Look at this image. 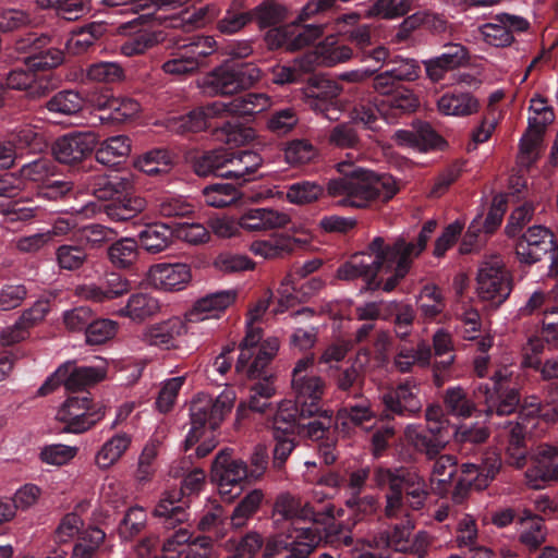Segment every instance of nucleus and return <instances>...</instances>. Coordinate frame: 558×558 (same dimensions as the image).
<instances>
[{"label":"nucleus","mask_w":558,"mask_h":558,"mask_svg":"<svg viewBox=\"0 0 558 558\" xmlns=\"http://www.w3.org/2000/svg\"><path fill=\"white\" fill-rule=\"evenodd\" d=\"M436 227L435 220L426 221L415 242L398 238L392 243H386L381 236L374 238L365 251L353 254L339 266L337 278L345 281L362 278L364 286L361 291H392L408 275L413 260L425 250Z\"/></svg>","instance_id":"nucleus-1"},{"label":"nucleus","mask_w":558,"mask_h":558,"mask_svg":"<svg viewBox=\"0 0 558 558\" xmlns=\"http://www.w3.org/2000/svg\"><path fill=\"white\" fill-rule=\"evenodd\" d=\"M399 189L395 179L388 174H377L350 162L337 165V175L326 185L312 181H300L289 185L287 198L293 204H308L325 193L329 197H339V205L365 208L374 201L388 202Z\"/></svg>","instance_id":"nucleus-2"},{"label":"nucleus","mask_w":558,"mask_h":558,"mask_svg":"<svg viewBox=\"0 0 558 558\" xmlns=\"http://www.w3.org/2000/svg\"><path fill=\"white\" fill-rule=\"evenodd\" d=\"M368 481L371 488L388 489L384 512L389 519L397 518L404 506L423 509L429 495L425 480L408 466H362L349 473L343 486L350 490V496H356L362 494Z\"/></svg>","instance_id":"nucleus-3"},{"label":"nucleus","mask_w":558,"mask_h":558,"mask_svg":"<svg viewBox=\"0 0 558 558\" xmlns=\"http://www.w3.org/2000/svg\"><path fill=\"white\" fill-rule=\"evenodd\" d=\"M262 328L247 322L246 333L239 344L235 372L258 381L251 387L247 401L239 405L238 416H244L246 410L265 413L271 408L270 399L276 395L274 375L267 367L279 350V340L271 337L262 341Z\"/></svg>","instance_id":"nucleus-4"},{"label":"nucleus","mask_w":558,"mask_h":558,"mask_svg":"<svg viewBox=\"0 0 558 558\" xmlns=\"http://www.w3.org/2000/svg\"><path fill=\"white\" fill-rule=\"evenodd\" d=\"M558 421V408L554 402H542L537 397L525 399L515 420L505 418L495 424L504 429L508 438L506 448L507 462L515 468H523L530 450L526 437H537L548 426Z\"/></svg>","instance_id":"nucleus-5"},{"label":"nucleus","mask_w":558,"mask_h":558,"mask_svg":"<svg viewBox=\"0 0 558 558\" xmlns=\"http://www.w3.org/2000/svg\"><path fill=\"white\" fill-rule=\"evenodd\" d=\"M501 468V458L497 452H486L476 462H464L457 465L451 454H439L434 462L433 475L439 484L451 488L454 504H462L471 489H485L496 477Z\"/></svg>","instance_id":"nucleus-6"},{"label":"nucleus","mask_w":558,"mask_h":558,"mask_svg":"<svg viewBox=\"0 0 558 558\" xmlns=\"http://www.w3.org/2000/svg\"><path fill=\"white\" fill-rule=\"evenodd\" d=\"M223 110L226 104L219 101L199 106L172 118L168 128L181 135L210 131L216 141L234 146L252 141L254 130L240 123L235 117H225Z\"/></svg>","instance_id":"nucleus-7"},{"label":"nucleus","mask_w":558,"mask_h":558,"mask_svg":"<svg viewBox=\"0 0 558 558\" xmlns=\"http://www.w3.org/2000/svg\"><path fill=\"white\" fill-rule=\"evenodd\" d=\"M295 410L283 408L276 411L271 421V435L275 441L271 468L281 472L296 447V437L316 441L325 436L330 428V418L323 416L320 421H293Z\"/></svg>","instance_id":"nucleus-8"},{"label":"nucleus","mask_w":558,"mask_h":558,"mask_svg":"<svg viewBox=\"0 0 558 558\" xmlns=\"http://www.w3.org/2000/svg\"><path fill=\"white\" fill-rule=\"evenodd\" d=\"M313 366L312 357H303L298 361L291 378V386L294 392L295 400H283L278 407L277 411L281 409L295 410L293 421L306 422L320 421L323 416L330 418V428L333 424V413L331 410L323 409L322 398L325 390L324 380L312 373L310 368Z\"/></svg>","instance_id":"nucleus-9"},{"label":"nucleus","mask_w":558,"mask_h":558,"mask_svg":"<svg viewBox=\"0 0 558 558\" xmlns=\"http://www.w3.org/2000/svg\"><path fill=\"white\" fill-rule=\"evenodd\" d=\"M165 48L170 53L169 59L161 65L162 71L181 78L207 66L209 57L217 51V43L211 36H171L165 40Z\"/></svg>","instance_id":"nucleus-10"},{"label":"nucleus","mask_w":558,"mask_h":558,"mask_svg":"<svg viewBox=\"0 0 558 558\" xmlns=\"http://www.w3.org/2000/svg\"><path fill=\"white\" fill-rule=\"evenodd\" d=\"M377 109L372 104H357L351 111V120L340 122L328 132L327 141L332 147L361 150L368 146L381 126L377 119Z\"/></svg>","instance_id":"nucleus-11"},{"label":"nucleus","mask_w":558,"mask_h":558,"mask_svg":"<svg viewBox=\"0 0 558 558\" xmlns=\"http://www.w3.org/2000/svg\"><path fill=\"white\" fill-rule=\"evenodd\" d=\"M235 393L225 389L216 398L198 395L191 403V428L184 439V452H189L204 435L205 427L215 430L228 415L234 404Z\"/></svg>","instance_id":"nucleus-12"},{"label":"nucleus","mask_w":558,"mask_h":558,"mask_svg":"<svg viewBox=\"0 0 558 558\" xmlns=\"http://www.w3.org/2000/svg\"><path fill=\"white\" fill-rule=\"evenodd\" d=\"M474 395L486 404L485 413L492 418L512 415L520 404L515 378L507 367L496 371L487 383L478 384Z\"/></svg>","instance_id":"nucleus-13"},{"label":"nucleus","mask_w":558,"mask_h":558,"mask_svg":"<svg viewBox=\"0 0 558 558\" xmlns=\"http://www.w3.org/2000/svg\"><path fill=\"white\" fill-rule=\"evenodd\" d=\"M260 75L262 71L252 62H225L203 77L201 87L208 95L228 96L250 88Z\"/></svg>","instance_id":"nucleus-14"},{"label":"nucleus","mask_w":558,"mask_h":558,"mask_svg":"<svg viewBox=\"0 0 558 558\" xmlns=\"http://www.w3.org/2000/svg\"><path fill=\"white\" fill-rule=\"evenodd\" d=\"M205 472L195 468L184 475L180 490L170 492L156 505L154 515L162 520L166 529H175L177 525L189 520L187 501L183 497L198 493L205 483Z\"/></svg>","instance_id":"nucleus-15"},{"label":"nucleus","mask_w":558,"mask_h":558,"mask_svg":"<svg viewBox=\"0 0 558 558\" xmlns=\"http://www.w3.org/2000/svg\"><path fill=\"white\" fill-rule=\"evenodd\" d=\"M299 16L290 24L269 28L265 34V43L270 50L282 49L298 51L313 45L324 34L325 24H304Z\"/></svg>","instance_id":"nucleus-16"},{"label":"nucleus","mask_w":558,"mask_h":558,"mask_svg":"<svg viewBox=\"0 0 558 558\" xmlns=\"http://www.w3.org/2000/svg\"><path fill=\"white\" fill-rule=\"evenodd\" d=\"M210 477L218 485L219 494L228 500L241 494L244 481L251 482L247 463L241 459H233L230 449L221 450L215 457Z\"/></svg>","instance_id":"nucleus-17"},{"label":"nucleus","mask_w":558,"mask_h":558,"mask_svg":"<svg viewBox=\"0 0 558 558\" xmlns=\"http://www.w3.org/2000/svg\"><path fill=\"white\" fill-rule=\"evenodd\" d=\"M421 383L415 377L399 380L381 396L383 413L387 418L412 417L422 411Z\"/></svg>","instance_id":"nucleus-18"},{"label":"nucleus","mask_w":558,"mask_h":558,"mask_svg":"<svg viewBox=\"0 0 558 558\" xmlns=\"http://www.w3.org/2000/svg\"><path fill=\"white\" fill-rule=\"evenodd\" d=\"M514 253L521 265L532 266L557 248L555 233L542 225H533L513 241Z\"/></svg>","instance_id":"nucleus-19"},{"label":"nucleus","mask_w":558,"mask_h":558,"mask_svg":"<svg viewBox=\"0 0 558 558\" xmlns=\"http://www.w3.org/2000/svg\"><path fill=\"white\" fill-rule=\"evenodd\" d=\"M104 416L100 408L93 410L89 392L69 397L57 413V420L64 424V433L81 434L93 427Z\"/></svg>","instance_id":"nucleus-20"},{"label":"nucleus","mask_w":558,"mask_h":558,"mask_svg":"<svg viewBox=\"0 0 558 558\" xmlns=\"http://www.w3.org/2000/svg\"><path fill=\"white\" fill-rule=\"evenodd\" d=\"M5 89L25 92L31 99L48 96L59 85V78L52 73H38L22 62L11 69L4 78Z\"/></svg>","instance_id":"nucleus-21"},{"label":"nucleus","mask_w":558,"mask_h":558,"mask_svg":"<svg viewBox=\"0 0 558 558\" xmlns=\"http://www.w3.org/2000/svg\"><path fill=\"white\" fill-rule=\"evenodd\" d=\"M512 291L509 272L498 262L485 263L477 274V294L493 306L501 305Z\"/></svg>","instance_id":"nucleus-22"},{"label":"nucleus","mask_w":558,"mask_h":558,"mask_svg":"<svg viewBox=\"0 0 558 558\" xmlns=\"http://www.w3.org/2000/svg\"><path fill=\"white\" fill-rule=\"evenodd\" d=\"M530 22L515 14L498 13L490 17L488 23L481 26L480 32L486 44L494 47H508L514 41V36L526 32Z\"/></svg>","instance_id":"nucleus-23"},{"label":"nucleus","mask_w":558,"mask_h":558,"mask_svg":"<svg viewBox=\"0 0 558 558\" xmlns=\"http://www.w3.org/2000/svg\"><path fill=\"white\" fill-rule=\"evenodd\" d=\"M98 142L95 132H70L54 141L52 154L56 160L61 163L75 165L89 157Z\"/></svg>","instance_id":"nucleus-24"},{"label":"nucleus","mask_w":558,"mask_h":558,"mask_svg":"<svg viewBox=\"0 0 558 558\" xmlns=\"http://www.w3.org/2000/svg\"><path fill=\"white\" fill-rule=\"evenodd\" d=\"M532 468L526 472L531 486L543 488L547 483L558 482V446L548 442L537 445L532 453Z\"/></svg>","instance_id":"nucleus-25"},{"label":"nucleus","mask_w":558,"mask_h":558,"mask_svg":"<svg viewBox=\"0 0 558 558\" xmlns=\"http://www.w3.org/2000/svg\"><path fill=\"white\" fill-rule=\"evenodd\" d=\"M292 522V529H288L277 542L276 546L284 549L288 555L286 557L307 558L310 554L319 544L322 536L312 526H306V522L295 520Z\"/></svg>","instance_id":"nucleus-26"},{"label":"nucleus","mask_w":558,"mask_h":558,"mask_svg":"<svg viewBox=\"0 0 558 558\" xmlns=\"http://www.w3.org/2000/svg\"><path fill=\"white\" fill-rule=\"evenodd\" d=\"M262 166L263 158L258 153L248 149H229L228 161L225 165L227 179L233 180L236 185L241 186L260 178Z\"/></svg>","instance_id":"nucleus-27"},{"label":"nucleus","mask_w":558,"mask_h":558,"mask_svg":"<svg viewBox=\"0 0 558 558\" xmlns=\"http://www.w3.org/2000/svg\"><path fill=\"white\" fill-rule=\"evenodd\" d=\"M340 87L327 78H316L310 87L307 104L316 113L332 121L338 120L340 110L337 106V98L340 95Z\"/></svg>","instance_id":"nucleus-28"},{"label":"nucleus","mask_w":558,"mask_h":558,"mask_svg":"<svg viewBox=\"0 0 558 558\" xmlns=\"http://www.w3.org/2000/svg\"><path fill=\"white\" fill-rule=\"evenodd\" d=\"M377 111V119L384 118L387 122H395L399 117L414 112L420 106L413 89L403 84L386 97L378 105H372Z\"/></svg>","instance_id":"nucleus-29"},{"label":"nucleus","mask_w":558,"mask_h":558,"mask_svg":"<svg viewBox=\"0 0 558 558\" xmlns=\"http://www.w3.org/2000/svg\"><path fill=\"white\" fill-rule=\"evenodd\" d=\"M131 282L118 272L106 274L99 284H85L80 295L86 300L102 303L122 296L131 291Z\"/></svg>","instance_id":"nucleus-30"},{"label":"nucleus","mask_w":558,"mask_h":558,"mask_svg":"<svg viewBox=\"0 0 558 558\" xmlns=\"http://www.w3.org/2000/svg\"><path fill=\"white\" fill-rule=\"evenodd\" d=\"M149 279L157 289L179 291L190 282L191 269L183 263L157 264L150 267Z\"/></svg>","instance_id":"nucleus-31"},{"label":"nucleus","mask_w":558,"mask_h":558,"mask_svg":"<svg viewBox=\"0 0 558 558\" xmlns=\"http://www.w3.org/2000/svg\"><path fill=\"white\" fill-rule=\"evenodd\" d=\"M545 345L558 348V306L555 305L544 308L539 324L524 349L543 353Z\"/></svg>","instance_id":"nucleus-32"},{"label":"nucleus","mask_w":558,"mask_h":558,"mask_svg":"<svg viewBox=\"0 0 558 558\" xmlns=\"http://www.w3.org/2000/svg\"><path fill=\"white\" fill-rule=\"evenodd\" d=\"M236 299L234 290H222L206 294L198 299L190 312L186 314L190 322L205 320L218 317L223 313Z\"/></svg>","instance_id":"nucleus-33"},{"label":"nucleus","mask_w":558,"mask_h":558,"mask_svg":"<svg viewBox=\"0 0 558 558\" xmlns=\"http://www.w3.org/2000/svg\"><path fill=\"white\" fill-rule=\"evenodd\" d=\"M288 215L270 208L247 209L239 219V226L250 232L266 231L286 227Z\"/></svg>","instance_id":"nucleus-34"},{"label":"nucleus","mask_w":558,"mask_h":558,"mask_svg":"<svg viewBox=\"0 0 558 558\" xmlns=\"http://www.w3.org/2000/svg\"><path fill=\"white\" fill-rule=\"evenodd\" d=\"M185 331L183 322L173 317L159 324L147 327L142 339L148 345L158 347L162 350L175 348L177 338Z\"/></svg>","instance_id":"nucleus-35"},{"label":"nucleus","mask_w":558,"mask_h":558,"mask_svg":"<svg viewBox=\"0 0 558 558\" xmlns=\"http://www.w3.org/2000/svg\"><path fill=\"white\" fill-rule=\"evenodd\" d=\"M229 156V149L217 148L210 150L196 151L191 156L190 162L194 173L198 177H217L227 179L226 170Z\"/></svg>","instance_id":"nucleus-36"},{"label":"nucleus","mask_w":558,"mask_h":558,"mask_svg":"<svg viewBox=\"0 0 558 558\" xmlns=\"http://www.w3.org/2000/svg\"><path fill=\"white\" fill-rule=\"evenodd\" d=\"M58 376H64V387L66 390L75 392L83 391L104 379L102 369L93 366H77L68 362L57 369Z\"/></svg>","instance_id":"nucleus-37"},{"label":"nucleus","mask_w":558,"mask_h":558,"mask_svg":"<svg viewBox=\"0 0 558 558\" xmlns=\"http://www.w3.org/2000/svg\"><path fill=\"white\" fill-rule=\"evenodd\" d=\"M137 236L138 246L149 254L162 253L174 243V231L163 222L145 223Z\"/></svg>","instance_id":"nucleus-38"},{"label":"nucleus","mask_w":558,"mask_h":558,"mask_svg":"<svg viewBox=\"0 0 558 558\" xmlns=\"http://www.w3.org/2000/svg\"><path fill=\"white\" fill-rule=\"evenodd\" d=\"M489 434V429L478 423L460 425L454 432V440L459 452L462 456H476L481 453L475 459L474 462H476L477 459L487 452L483 451V445L487 441Z\"/></svg>","instance_id":"nucleus-39"},{"label":"nucleus","mask_w":558,"mask_h":558,"mask_svg":"<svg viewBox=\"0 0 558 558\" xmlns=\"http://www.w3.org/2000/svg\"><path fill=\"white\" fill-rule=\"evenodd\" d=\"M93 105L99 110L107 112L100 118L114 123H123L134 118L141 110L140 104L132 98H114L107 95L92 99Z\"/></svg>","instance_id":"nucleus-40"},{"label":"nucleus","mask_w":558,"mask_h":558,"mask_svg":"<svg viewBox=\"0 0 558 558\" xmlns=\"http://www.w3.org/2000/svg\"><path fill=\"white\" fill-rule=\"evenodd\" d=\"M130 181L118 174L89 175L85 183L86 192L100 201L113 202L130 187Z\"/></svg>","instance_id":"nucleus-41"},{"label":"nucleus","mask_w":558,"mask_h":558,"mask_svg":"<svg viewBox=\"0 0 558 558\" xmlns=\"http://www.w3.org/2000/svg\"><path fill=\"white\" fill-rule=\"evenodd\" d=\"M395 136L400 144L421 151L437 149L445 144L442 137L425 122H418L413 130H399Z\"/></svg>","instance_id":"nucleus-42"},{"label":"nucleus","mask_w":558,"mask_h":558,"mask_svg":"<svg viewBox=\"0 0 558 558\" xmlns=\"http://www.w3.org/2000/svg\"><path fill=\"white\" fill-rule=\"evenodd\" d=\"M147 205L148 203L144 197L124 192L116 201L107 204L105 211L113 221L124 222L134 220V223H136L135 219L146 210Z\"/></svg>","instance_id":"nucleus-43"},{"label":"nucleus","mask_w":558,"mask_h":558,"mask_svg":"<svg viewBox=\"0 0 558 558\" xmlns=\"http://www.w3.org/2000/svg\"><path fill=\"white\" fill-rule=\"evenodd\" d=\"M437 109L445 116L468 117L478 111L480 102L471 93L454 89L438 98Z\"/></svg>","instance_id":"nucleus-44"},{"label":"nucleus","mask_w":558,"mask_h":558,"mask_svg":"<svg viewBox=\"0 0 558 558\" xmlns=\"http://www.w3.org/2000/svg\"><path fill=\"white\" fill-rule=\"evenodd\" d=\"M554 120V109L529 117L527 129L520 141V150L523 155L530 156L541 146L546 128Z\"/></svg>","instance_id":"nucleus-45"},{"label":"nucleus","mask_w":558,"mask_h":558,"mask_svg":"<svg viewBox=\"0 0 558 558\" xmlns=\"http://www.w3.org/2000/svg\"><path fill=\"white\" fill-rule=\"evenodd\" d=\"M49 311L48 302L38 300L29 308L25 310L15 322L13 329L2 333V339L8 343H15L25 338L27 330L41 322Z\"/></svg>","instance_id":"nucleus-46"},{"label":"nucleus","mask_w":558,"mask_h":558,"mask_svg":"<svg viewBox=\"0 0 558 558\" xmlns=\"http://www.w3.org/2000/svg\"><path fill=\"white\" fill-rule=\"evenodd\" d=\"M275 512L286 520L316 522V511L308 502L302 505L301 500L289 493L280 494L274 506Z\"/></svg>","instance_id":"nucleus-47"},{"label":"nucleus","mask_w":558,"mask_h":558,"mask_svg":"<svg viewBox=\"0 0 558 558\" xmlns=\"http://www.w3.org/2000/svg\"><path fill=\"white\" fill-rule=\"evenodd\" d=\"M523 530L519 536L522 545L531 550H535L546 541V527L544 525V518L533 513L530 509H524L519 517Z\"/></svg>","instance_id":"nucleus-48"},{"label":"nucleus","mask_w":558,"mask_h":558,"mask_svg":"<svg viewBox=\"0 0 558 558\" xmlns=\"http://www.w3.org/2000/svg\"><path fill=\"white\" fill-rule=\"evenodd\" d=\"M432 359V348L421 341L416 348L402 345L393 357V365L400 373H411L414 365L426 367Z\"/></svg>","instance_id":"nucleus-49"},{"label":"nucleus","mask_w":558,"mask_h":558,"mask_svg":"<svg viewBox=\"0 0 558 558\" xmlns=\"http://www.w3.org/2000/svg\"><path fill=\"white\" fill-rule=\"evenodd\" d=\"M131 153V140L125 135H114L95 148L96 160L105 166L121 163Z\"/></svg>","instance_id":"nucleus-50"},{"label":"nucleus","mask_w":558,"mask_h":558,"mask_svg":"<svg viewBox=\"0 0 558 558\" xmlns=\"http://www.w3.org/2000/svg\"><path fill=\"white\" fill-rule=\"evenodd\" d=\"M373 420L374 414L367 401L363 399L355 405L349 404L340 409L336 420L333 418L332 426H336L337 428L341 426L343 430H348L352 426L368 428L366 424Z\"/></svg>","instance_id":"nucleus-51"},{"label":"nucleus","mask_w":558,"mask_h":558,"mask_svg":"<svg viewBox=\"0 0 558 558\" xmlns=\"http://www.w3.org/2000/svg\"><path fill=\"white\" fill-rule=\"evenodd\" d=\"M446 413L456 417H470L476 410L474 401L461 386L449 387L442 396Z\"/></svg>","instance_id":"nucleus-52"},{"label":"nucleus","mask_w":558,"mask_h":558,"mask_svg":"<svg viewBox=\"0 0 558 558\" xmlns=\"http://www.w3.org/2000/svg\"><path fill=\"white\" fill-rule=\"evenodd\" d=\"M301 241L289 236L281 235L265 241H254L251 244V251L255 255H260L265 258L284 257L291 254Z\"/></svg>","instance_id":"nucleus-53"},{"label":"nucleus","mask_w":558,"mask_h":558,"mask_svg":"<svg viewBox=\"0 0 558 558\" xmlns=\"http://www.w3.org/2000/svg\"><path fill=\"white\" fill-rule=\"evenodd\" d=\"M234 183H213L204 187V202L216 208L228 207L235 204L243 196L242 192Z\"/></svg>","instance_id":"nucleus-54"},{"label":"nucleus","mask_w":558,"mask_h":558,"mask_svg":"<svg viewBox=\"0 0 558 558\" xmlns=\"http://www.w3.org/2000/svg\"><path fill=\"white\" fill-rule=\"evenodd\" d=\"M159 310L160 304L156 298L138 292L129 298L126 305L120 310V314L133 320H144L158 313Z\"/></svg>","instance_id":"nucleus-55"},{"label":"nucleus","mask_w":558,"mask_h":558,"mask_svg":"<svg viewBox=\"0 0 558 558\" xmlns=\"http://www.w3.org/2000/svg\"><path fill=\"white\" fill-rule=\"evenodd\" d=\"M252 22L259 28H272L287 19V8L276 0H264L255 8L250 9Z\"/></svg>","instance_id":"nucleus-56"},{"label":"nucleus","mask_w":558,"mask_h":558,"mask_svg":"<svg viewBox=\"0 0 558 558\" xmlns=\"http://www.w3.org/2000/svg\"><path fill=\"white\" fill-rule=\"evenodd\" d=\"M268 105V98L264 94L247 93L233 101L226 104L225 117H235L240 120L242 116H253L263 111ZM242 123L241 121H239Z\"/></svg>","instance_id":"nucleus-57"},{"label":"nucleus","mask_w":558,"mask_h":558,"mask_svg":"<svg viewBox=\"0 0 558 558\" xmlns=\"http://www.w3.org/2000/svg\"><path fill=\"white\" fill-rule=\"evenodd\" d=\"M264 500L262 489H253L247 493L233 508L229 518V524L235 529L243 527L247 521L259 510Z\"/></svg>","instance_id":"nucleus-58"},{"label":"nucleus","mask_w":558,"mask_h":558,"mask_svg":"<svg viewBox=\"0 0 558 558\" xmlns=\"http://www.w3.org/2000/svg\"><path fill=\"white\" fill-rule=\"evenodd\" d=\"M52 36L46 33L32 32L26 36L20 37L14 41L13 49L20 54L22 62L27 66L33 58L40 53V49H45L52 45Z\"/></svg>","instance_id":"nucleus-59"},{"label":"nucleus","mask_w":558,"mask_h":558,"mask_svg":"<svg viewBox=\"0 0 558 558\" xmlns=\"http://www.w3.org/2000/svg\"><path fill=\"white\" fill-rule=\"evenodd\" d=\"M49 112L58 116H74L84 108V98L73 89H64L54 94L47 102Z\"/></svg>","instance_id":"nucleus-60"},{"label":"nucleus","mask_w":558,"mask_h":558,"mask_svg":"<svg viewBox=\"0 0 558 558\" xmlns=\"http://www.w3.org/2000/svg\"><path fill=\"white\" fill-rule=\"evenodd\" d=\"M252 23L250 9L243 8V0H233L222 19L218 21L217 28L221 34L231 35Z\"/></svg>","instance_id":"nucleus-61"},{"label":"nucleus","mask_w":558,"mask_h":558,"mask_svg":"<svg viewBox=\"0 0 558 558\" xmlns=\"http://www.w3.org/2000/svg\"><path fill=\"white\" fill-rule=\"evenodd\" d=\"M131 445V436L121 433L108 439L96 454V463L100 469H108L117 462Z\"/></svg>","instance_id":"nucleus-62"},{"label":"nucleus","mask_w":558,"mask_h":558,"mask_svg":"<svg viewBox=\"0 0 558 558\" xmlns=\"http://www.w3.org/2000/svg\"><path fill=\"white\" fill-rule=\"evenodd\" d=\"M417 304L421 315L427 320H435L446 308V300L441 290L430 284L423 287Z\"/></svg>","instance_id":"nucleus-63"},{"label":"nucleus","mask_w":558,"mask_h":558,"mask_svg":"<svg viewBox=\"0 0 558 558\" xmlns=\"http://www.w3.org/2000/svg\"><path fill=\"white\" fill-rule=\"evenodd\" d=\"M109 260L118 268L131 267L138 257V243L131 238H123L108 248Z\"/></svg>","instance_id":"nucleus-64"}]
</instances>
